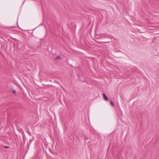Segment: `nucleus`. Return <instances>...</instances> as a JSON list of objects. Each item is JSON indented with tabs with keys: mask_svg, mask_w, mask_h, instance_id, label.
Instances as JSON below:
<instances>
[{
	"mask_svg": "<svg viewBox=\"0 0 159 159\" xmlns=\"http://www.w3.org/2000/svg\"><path fill=\"white\" fill-rule=\"evenodd\" d=\"M102 95H103V98H104V100L106 101H107L108 99V98L106 96V95L104 93H103Z\"/></svg>",
	"mask_w": 159,
	"mask_h": 159,
	"instance_id": "1",
	"label": "nucleus"
},
{
	"mask_svg": "<svg viewBox=\"0 0 159 159\" xmlns=\"http://www.w3.org/2000/svg\"><path fill=\"white\" fill-rule=\"evenodd\" d=\"M61 58V57L60 56H57L56 58V59H60Z\"/></svg>",
	"mask_w": 159,
	"mask_h": 159,
	"instance_id": "2",
	"label": "nucleus"
},
{
	"mask_svg": "<svg viewBox=\"0 0 159 159\" xmlns=\"http://www.w3.org/2000/svg\"><path fill=\"white\" fill-rule=\"evenodd\" d=\"M110 105L112 106H113L114 105L112 101L110 102Z\"/></svg>",
	"mask_w": 159,
	"mask_h": 159,
	"instance_id": "3",
	"label": "nucleus"
},
{
	"mask_svg": "<svg viewBox=\"0 0 159 159\" xmlns=\"http://www.w3.org/2000/svg\"><path fill=\"white\" fill-rule=\"evenodd\" d=\"M16 92V91H15V90H14L13 91V93H15Z\"/></svg>",
	"mask_w": 159,
	"mask_h": 159,
	"instance_id": "4",
	"label": "nucleus"
},
{
	"mask_svg": "<svg viewBox=\"0 0 159 159\" xmlns=\"http://www.w3.org/2000/svg\"><path fill=\"white\" fill-rule=\"evenodd\" d=\"M4 147L5 148H8V147H7V146H5Z\"/></svg>",
	"mask_w": 159,
	"mask_h": 159,
	"instance_id": "5",
	"label": "nucleus"
}]
</instances>
